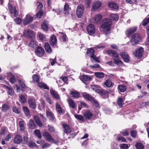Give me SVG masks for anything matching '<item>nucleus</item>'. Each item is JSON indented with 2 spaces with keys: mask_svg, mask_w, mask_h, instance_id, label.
Returning a JSON list of instances; mask_svg holds the SVG:
<instances>
[{
  "mask_svg": "<svg viewBox=\"0 0 149 149\" xmlns=\"http://www.w3.org/2000/svg\"><path fill=\"white\" fill-rule=\"evenodd\" d=\"M4 88L7 91L8 94L10 95H13L14 94V92L13 89L11 87L4 85Z\"/></svg>",
  "mask_w": 149,
  "mask_h": 149,
  "instance_id": "obj_17",
  "label": "nucleus"
},
{
  "mask_svg": "<svg viewBox=\"0 0 149 149\" xmlns=\"http://www.w3.org/2000/svg\"><path fill=\"white\" fill-rule=\"evenodd\" d=\"M84 116L87 119H90L93 116L92 113L89 111H87L84 113Z\"/></svg>",
  "mask_w": 149,
  "mask_h": 149,
  "instance_id": "obj_29",
  "label": "nucleus"
},
{
  "mask_svg": "<svg viewBox=\"0 0 149 149\" xmlns=\"http://www.w3.org/2000/svg\"><path fill=\"white\" fill-rule=\"evenodd\" d=\"M29 127L31 129H33L35 128L36 124L33 120L31 119L29 120Z\"/></svg>",
  "mask_w": 149,
  "mask_h": 149,
  "instance_id": "obj_40",
  "label": "nucleus"
},
{
  "mask_svg": "<svg viewBox=\"0 0 149 149\" xmlns=\"http://www.w3.org/2000/svg\"><path fill=\"white\" fill-rule=\"evenodd\" d=\"M64 14L65 15H68L69 13V6L66 3L65 5L64 8Z\"/></svg>",
  "mask_w": 149,
  "mask_h": 149,
  "instance_id": "obj_35",
  "label": "nucleus"
},
{
  "mask_svg": "<svg viewBox=\"0 0 149 149\" xmlns=\"http://www.w3.org/2000/svg\"><path fill=\"white\" fill-rule=\"evenodd\" d=\"M71 96L74 98L79 97L80 95L79 93L77 91H71L70 93Z\"/></svg>",
  "mask_w": 149,
  "mask_h": 149,
  "instance_id": "obj_26",
  "label": "nucleus"
},
{
  "mask_svg": "<svg viewBox=\"0 0 149 149\" xmlns=\"http://www.w3.org/2000/svg\"><path fill=\"white\" fill-rule=\"evenodd\" d=\"M135 146L137 149H143L144 148V146L143 144L140 142H138L136 143L135 145Z\"/></svg>",
  "mask_w": 149,
  "mask_h": 149,
  "instance_id": "obj_44",
  "label": "nucleus"
},
{
  "mask_svg": "<svg viewBox=\"0 0 149 149\" xmlns=\"http://www.w3.org/2000/svg\"><path fill=\"white\" fill-rule=\"evenodd\" d=\"M25 36L33 38L35 37V34L31 30L25 31L24 32Z\"/></svg>",
  "mask_w": 149,
  "mask_h": 149,
  "instance_id": "obj_15",
  "label": "nucleus"
},
{
  "mask_svg": "<svg viewBox=\"0 0 149 149\" xmlns=\"http://www.w3.org/2000/svg\"><path fill=\"white\" fill-rule=\"evenodd\" d=\"M82 95V96L89 101H93V98L86 93H83Z\"/></svg>",
  "mask_w": 149,
  "mask_h": 149,
  "instance_id": "obj_21",
  "label": "nucleus"
},
{
  "mask_svg": "<svg viewBox=\"0 0 149 149\" xmlns=\"http://www.w3.org/2000/svg\"><path fill=\"white\" fill-rule=\"evenodd\" d=\"M6 127H2L0 130V135H2L4 134L6 132Z\"/></svg>",
  "mask_w": 149,
  "mask_h": 149,
  "instance_id": "obj_51",
  "label": "nucleus"
},
{
  "mask_svg": "<svg viewBox=\"0 0 149 149\" xmlns=\"http://www.w3.org/2000/svg\"><path fill=\"white\" fill-rule=\"evenodd\" d=\"M121 133L124 136H127L129 134L127 130H125L122 132Z\"/></svg>",
  "mask_w": 149,
  "mask_h": 149,
  "instance_id": "obj_61",
  "label": "nucleus"
},
{
  "mask_svg": "<svg viewBox=\"0 0 149 149\" xmlns=\"http://www.w3.org/2000/svg\"><path fill=\"white\" fill-rule=\"evenodd\" d=\"M43 136L44 138L48 141L58 144L59 142L58 141H55L52 137L51 135L47 132L44 131L43 133Z\"/></svg>",
  "mask_w": 149,
  "mask_h": 149,
  "instance_id": "obj_3",
  "label": "nucleus"
},
{
  "mask_svg": "<svg viewBox=\"0 0 149 149\" xmlns=\"http://www.w3.org/2000/svg\"><path fill=\"white\" fill-rule=\"evenodd\" d=\"M33 17L30 14H27L23 20V24L24 25L29 24L33 21Z\"/></svg>",
  "mask_w": 149,
  "mask_h": 149,
  "instance_id": "obj_6",
  "label": "nucleus"
},
{
  "mask_svg": "<svg viewBox=\"0 0 149 149\" xmlns=\"http://www.w3.org/2000/svg\"><path fill=\"white\" fill-rule=\"evenodd\" d=\"M120 149H128L129 147L127 144L122 143L120 145Z\"/></svg>",
  "mask_w": 149,
  "mask_h": 149,
  "instance_id": "obj_48",
  "label": "nucleus"
},
{
  "mask_svg": "<svg viewBox=\"0 0 149 149\" xmlns=\"http://www.w3.org/2000/svg\"><path fill=\"white\" fill-rule=\"evenodd\" d=\"M141 39V36L138 33H136L132 36L130 42L132 45H134L138 43Z\"/></svg>",
  "mask_w": 149,
  "mask_h": 149,
  "instance_id": "obj_4",
  "label": "nucleus"
},
{
  "mask_svg": "<svg viewBox=\"0 0 149 149\" xmlns=\"http://www.w3.org/2000/svg\"><path fill=\"white\" fill-rule=\"evenodd\" d=\"M33 81V83H38L39 81V78L38 76L36 74H34L32 76Z\"/></svg>",
  "mask_w": 149,
  "mask_h": 149,
  "instance_id": "obj_42",
  "label": "nucleus"
},
{
  "mask_svg": "<svg viewBox=\"0 0 149 149\" xmlns=\"http://www.w3.org/2000/svg\"><path fill=\"white\" fill-rule=\"evenodd\" d=\"M23 109L24 112L26 116H28L30 115L29 110L28 107H23Z\"/></svg>",
  "mask_w": 149,
  "mask_h": 149,
  "instance_id": "obj_39",
  "label": "nucleus"
},
{
  "mask_svg": "<svg viewBox=\"0 0 149 149\" xmlns=\"http://www.w3.org/2000/svg\"><path fill=\"white\" fill-rule=\"evenodd\" d=\"M143 51V48L142 47L137 48L134 52L135 56L138 57V58H140L142 55Z\"/></svg>",
  "mask_w": 149,
  "mask_h": 149,
  "instance_id": "obj_7",
  "label": "nucleus"
},
{
  "mask_svg": "<svg viewBox=\"0 0 149 149\" xmlns=\"http://www.w3.org/2000/svg\"><path fill=\"white\" fill-rule=\"evenodd\" d=\"M120 55L123 58L125 62H128L129 61V57L125 52L121 53Z\"/></svg>",
  "mask_w": 149,
  "mask_h": 149,
  "instance_id": "obj_18",
  "label": "nucleus"
},
{
  "mask_svg": "<svg viewBox=\"0 0 149 149\" xmlns=\"http://www.w3.org/2000/svg\"><path fill=\"white\" fill-rule=\"evenodd\" d=\"M112 23V22L110 19L107 18L104 19L102 24V28L104 29V31H109Z\"/></svg>",
  "mask_w": 149,
  "mask_h": 149,
  "instance_id": "obj_2",
  "label": "nucleus"
},
{
  "mask_svg": "<svg viewBox=\"0 0 149 149\" xmlns=\"http://www.w3.org/2000/svg\"><path fill=\"white\" fill-rule=\"evenodd\" d=\"M91 58L92 61H93V60L97 62H99V58L96 57L94 55L91 57Z\"/></svg>",
  "mask_w": 149,
  "mask_h": 149,
  "instance_id": "obj_60",
  "label": "nucleus"
},
{
  "mask_svg": "<svg viewBox=\"0 0 149 149\" xmlns=\"http://www.w3.org/2000/svg\"><path fill=\"white\" fill-rule=\"evenodd\" d=\"M13 136L12 134L10 133H9L4 138V139L6 141H8Z\"/></svg>",
  "mask_w": 149,
  "mask_h": 149,
  "instance_id": "obj_54",
  "label": "nucleus"
},
{
  "mask_svg": "<svg viewBox=\"0 0 149 149\" xmlns=\"http://www.w3.org/2000/svg\"><path fill=\"white\" fill-rule=\"evenodd\" d=\"M87 30L88 33L90 35L94 34L95 29L94 26L91 24H90L87 27Z\"/></svg>",
  "mask_w": 149,
  "mask_h": 149,
  "instance_id": "obj_8",
  "label": "nucleus"
},
{
  "mask_svg": "<svg viewBox=\"0 0 149 149\" xmlns=\"http://www.w3.org/2000/svg\"><path fill=\"white\" fill-rule=\"evenodd\" d=\"M84 9V6L80 4L78 6L76 11V14L78 17L81 18L82 16Z\"/></svg>",
  "mask_w": 149,
  "mask_h": 149,
  "instance_id": "obj_5",
  "label": "nucleus"
},
{
  "mask_svg": "<svg viewBox=\"0 0 149 149\" xmlns=\"http://www.w3.org/2000/svg\"><path fill=\"white\" fill-rule=\"evenodd\" d=\"M29 107L32 109H35L37 107L36 102L35 99H30L28 100Z\"/></svg>",
  "mask_w": 149,
  "mask_h": 149,
  "instance_id": "obj_11",
  "label": "nucleus"
},
{
  "mask_svg": "<svg viewBox=\"0 0 149 149\" xmlns=\"http://www.w3.org/2000/svg\"><path fill=\"white\" fill-rule=\"evenodd\" d=\"M15 22L18 24H19L22 22V19L19 17H17L15 19Z\"/></svg>",
  "mask_w": 149,
  "mask_h": 149,
  "instance_id": "obj_58",
  "label": "nucleus"
},
{
  "mask_svg": "<svg viewBox=\"0 0 149 149\" xmlns=\"http://www.w3.org/2000/svg\"><path fill=\"white\" fill-rule=\"evenodd\" d=\"M149 23V17L144 19L142 22V24L143 26H145Z\"/></svg>",
  "mask_w": 149,
  "mask_h": 149,
  "instance_id": "obj_53",
  "label": "nucleus"
},
{
  "mask_svg": "<svg viewBox=\"0 0 149 149\" xmlns=\"http://www.w3.org/2000/svg\"><path fill=\"white\" fill-rule=\"evenodd\" d=\"M118 88L119 91L121 92H124L126 89V86L124 85H120Z\"/></svg>",
  "mask_w": 149,
  "mask_h": 149,
  "instance_id": "obj_38",
  "label": "nucleus"
},
{
  "mask_svg": "<svg viewBox=\"0 0 149 149\" xmlns=\"http://www.w3.org/2000/svg\"><path fill=\"white\" fill-rule=\"evenodd\" d=\"M43 14V12L42 10L38 12L36 15V16L37 18H40L41 17V15H42Z\"/></svg>",
  "mask_w": 149,
  "mask_h": 149,
  "instance_id": "obj_64",
  "label": "nucleus"
},
{
  "mask_svg": "<svg viewBox=\"0 0 149 149\" xmlns=\"http://www.w3.org/2000/svg\"><path fill=\"white\" fill-rule=\"evenodd\" d=\"M57 43V40L54 35H52L50 38V43L52 46H54Z\"/></svg>",
  "mask_w": 149,
  "mask_h": 149,
  "instance_id": "obj_16",
  "label": "nucleus"
},
{
  "mask_svg": "<svg viewBox=\"0 0 149 149\" xmlns=\"http://www.w3.org/2000/svg\"><path fill=\"white\" fill-rule=\"evenodd\" d=\"M38 86L41 88L49 90V87L47 86L43 82H40L38 83Z\"/></svg>",
  "mask_w": 149,
  "mask_h": 149,
  "instance_id": "obj_31",
  "label": "nucleus"
},
{
  "mask_svg": "<svg viewBox=\"0 0 149 149\" xmlns=\"http://www.w3.org/2000/svg\"><path fill=\"white\" fill-rule=\"evenodd\" d=\"M110 17L112 20L117 21L118 19V16L116 14H111Z\"/></svg>",
  "mask_w": 149,
  "mask_h": 149,
  "instance_id": "obj_50",
  "label": "nucleus"
},
{
  "mask_svg": "<svg viewBox=\"0 0 149 149\" xmlns=\"http://www.w3.org/2000/svg\"><path fill=\"white\" fill-rule=\"evenodd\" d=\"M34 132L36 136L39 139H40L42 138L41 133L40 131L38 130H36L34 131Z\"/></svg>",
  "mask_w": 149,
  "mask_h": 149,
  "instance_id": "obj_46",
  "label": "nucleus"
},
{
  "mask_svg": "<svg viewBox=\"0 0 149 149\" xmlns=\"http://www.w3.org/2000/svg\"><path fill=\"white\" fill-rule=\"evenodd\" d=\"M101 5V3L100 1H94L92 5V10H95L99 8Z\"/></svg>",
  "mask_w": 149,
  "mask_h": 149,
  "instance_id": "obj_12",
  "label": "nucleus"
},
{
  "mask_svg": "<svg viewBox=\"0 0 149 149\" xmlns=\"http://www.w3.org/2000/svg\"><path fill=\"white\" fill-rule=\"evenodd\" d=\"M74 116L75 118L77 119L80 120L81 121H83L84 120V118L81 115H75Z\"/></svg>",
  "mask_w": 149,
  "mask_h": 149,
  "instance_id": "obj_56",
  "label": "nucleus"
},
{
  "mask_svg": "<svg viewBox=\"0 0 149 149\" xmlns=\"http://www.w3.org/2000/svg\"><path fill=\"white\" fill-rule=\"evenodd\" d=\"M45 48L46 52L49 54L52 52V49L49 43L47 42L45 43Z\"/></svg>",
  "mask_w": 149,
  "mask_h": 149,
  "instance_id": "obj_23",
  "label": "nucleus"
},
{
  "mask_svg": "<svg viewBox=\"0 0 149 149\" xmlns=\"http://www.w3.org/2000/svg\"><path fill=\"white\" fill-rule=\"evenodd\" d=\"M22 141V138L20 135L17 134L15 136L13 140L14 143L16 144H19Z\"/></svg>",
  "mask_w": 149,
  "mask_h": 149,
  "instance_id": "obj_14",
  "label": "nucleus"
},
{
  "mask_svg": "<svg viewBox=\"0 0 149 149\" xmlns=\"http://www.w3.org/2000/svg\"><path fill=\"white\" fill-rule=\"evenodd\" d=\"M13 111L16 113H20V111L16 107H14L13 108Z\"/></svg>",
  "mask_w": 149,
  "mask_h": 149,
  "instance_id": "obj_62",
  "label": "nucleus"
},
{
  "mask_svg": "<svg viewBox=\"0 0 149 149\" xmlns=\"http://www.w3.org/2000/svg\"><path fill=\"white\" fill-rule=\"evenodd\" d=\"M19 125L21 131H24V122L23 120H20L19 122Z\"/></svg>",
  "mask_w": 149,
  "mask_h": 149,
  "instance_id": "obj_43",
  "label": "nucleus"
},
{
  "mask_svg": "<svg viewBox=\"0 0 149 149\" xmlns=\"http://www.w3.org/2000/svg\"><path fill=\"white\" fill-rule=\"evenodd\" d=\"M82 95V96L89 101H93V98L86 93H83Z\"/></svg>",
  "mask_w": 149,
  "mask_h": 149,
  "instance_id": "obj_22",
  "label": "nucleus"
},
{
  "mask_svg": "<svg viewBox=\"0 0 149 149\" xmlns=\"http://www.w3.org/2000/svg\"><path fill=\"white\" fill-rule=\"evenodd\" d=\"M48 22L47 21H44L41 25L42 29L45 31H47L48 29Z\"/></svg>",
  "mask_w": 149,
  "mask_h": 149,
  "instance_id": "obj_30",
  "label": "nucleus"
},
{
  "mask_svg": "<svg viewBox=\"0 0 149 149\" xmlns=\"http://www.w3.org/2000/svg\"><path fill=\"white\" fill-rule=\"evenodd\" d=\"M107 54L112 56L115 58L113 59L114 63L118 65H121L122 64V62L119 59V54L115 51L109 50L107 51Z\"/></svg>",
  "mask_w": 149,
  "mask_h": 149,
  "instance_id": "obj_1",
  "label": "nucleus"
},
{
  "mask_svg": "<svg viewBox=\"0 0 149 149\" xmlns=\"http://www.w3.org/2000/svg\"><path fill=\"white\" fill-rule=\"evenodd\" d=\"M104 85L108 87L113 86V84L110 79H108L104 83Z\"/></svg>",
  "mask_w": 149,
  "mask_h": 149,
  "instance_id": "obj_36",
  "label": "nucleus"
},
{
  "mask_svg": "<svg viewBox=\"0 0 149 149\" xmlns=\"http://www.w3.org/2000/svg\"><path fill=\"white\" fill-rule=\"evenodd\" d=\"M9 106L7 104H4L2 105L1 110L3 112H6L9 109Z\"/></svg>",
  "mask_w": 149,
  "mask_h": 149,
  "instance_id": "obj_49",
  "label": "nucleus"
},
{
  "mask_svg": "<svg viewBox=\"0 0 149 149\" xmlns=\"http://www.w3.org/2000/svg\"><path fill=\"white\" fill-rule=\"evenodd\" d=\"M19 101L22 103H24L26 102V100L25 96L22 95H19Z\"/></svg>",
  "mask_w": 149,
  "mask_h": 149,
  "instance_id": "obj_34",
  "label": "nucleus"
},
{
  "mask_svg": "<svg viewBox=\"0 0 149 149\" xmlns=\"http://www.w3.org/2000/svg\"><path fill=\"white\" fill-rule=\"evenodd\" d=\"M34 119L37 125L40 127H42V124L41 122L40 121L39 117L37 116H35Z\"/></svg>",
  "mask_w": 149,
  "mask_h": 149,
  "instance_id": "obj_24",
  "label": "nucleus"
},
{
  "mask_svg": "<svg viewBox=\"0 0 149 149\" xmlns=\"http://www.w3.org/2000/svg\"><path fill=\"white\" fill-rule=\"evenodd\" d=\"M68 102L69 104V106L70 107L74 109L76 107V102L72 99H69L68 100Z\"/></svg>",
  "mask_w": 149,
  "mask_h": 149,
  "instance_id": "obj_27",
  "label": "nucleus"
},
{
  "mask_svg": "<svg viewBox=\"0 0 149 149\" xmlns=\"http://www.w3.org/2000/svg\"><path fill=\"white\" fill-rule=\"evenodd\" d=\"M82 77L83 79L86 81H90L91 79V77L86 75H83Z\"/></svg>",
  "mask_w": 149,
  "mask_h": 149,
  "instance_id": "obj_57",
  "label": "nucleus"
},
{
  "mask_svg": "<svg viewBox=\"0 0 149 149\" xmlns=\"http://www.w3.org/2000/svg\"><path fill=\"white\" fill-rule=\"evenodd\" d=\"M95 75L96 77L99 78H101L104 76V74L101 72H95Z\"/></svg>",
  "mask_w": 149,
  "mask_h": 149,
  "instance_id": "obj_47",
  "label": "nucleus"
},
{
  "mask_svg": "<svg viewBox=\"0 0 149 149\" xmlns=\"http://www.w3.org/2000/svg\"><path fill=\"white\" fill-rule=\"evenodd\" d=\"M137 29L136 27H134L130 28L127 29L126 31V33L127 34L130 35L135 32Z\"/></svg>",
  "mask_w": 149,
  "mask_h": 149,
  "instance_id": "obj_28",
  "label": "nucleus"
},
{
  "mask_svg": "<svg viewBox=\"0 0 149 149\" xmlns=\"http://www.w3.org/2000/svg\"><path fill=\"white\" fill-rule=\"evenodd\" d=\"M63 127L64 129V132L65 133H69L71 131V129L70 127L66 124H63Z\"/></svg>",
  "mask_w": 149,
  "mask_h": 149,
  "instance_id": "obj_19",
  "label": "nucleus"
},
{
  "mask_svg": "<svg viewBox=\"0 0 149 149\" xmlns=\"http://www.w3.org/2000/svg\"><path fill=\"white\" fill-rule=\"evenodd\" d=\"M117 140L120 142H125L126 141L125 138L122 136L118 137L117 138Z\"/></svg>",
  "mask_w": 149,
  "mask_h": 149,
  "instance_id": "obj_52",
  "label": "nucleus"
},
{
  "mask_svg": "<svg viewBox=\"0 0 149 149\" xmlns=\"http://www.w3.org/2000/svg\"><path fill=\"white\" fill-rule=\"evenodd\" d=\"M56 110L59 113H62V108L59 104L56 103Z\"/></svg>",
  "mask_w": 149,
  "mask_h": 149,
  "instance_id": "obj_45",
  "label": "nucleus"
},
{
  "mask_svg": "<svg viewBox=\"0 0 149 149\" xmlns=\"http://www.w3.org/2000/svg\"><path fill=\"white\" fill-rule=\"evenodd\" d=\"M102 17V15L100 14H97L95 15L94 17L93 18L92 22L94 23L97 24L101 20Z\"/></svg>",
  "mask_w": 149,
  "mask_h": 149,
  "instance_id": "obj_13",
  "label": "nucleus"
},
{
  "mask_svg": "<svg viewBox=\"0 0 149 149\" xmlns=\"http://www.w3.org/2000/svg\"><path fill=\"white\" fill-rule=\"evenodd\" d=\"M50 93L52 95L53 97L55 98L56 99H60V97L59 95L58 94L57 92L54 90H50Z\"/></svg>",
  "mask_w": 149,
  "mask_h": 149,
  "instance_id": "obj_25",
  "label": "nucleus"
},
{
  "mask_svg": "<svg viewBox=\"0 0 149 149\" xmlns=\"http://www.w3.org/2000/svg\"><path fill=\"white\" fill-rule=\"evenodd\" d=\"M37 45V42L34 39H32L29 44V46L33 48L36 47Z\"/></svg>",
  "mask_w": 149,
  "mask_h": 149,
  "instance_id": "obj_20",
  "label": "nucleus"
},
{
  "mask_svg": "<svg viewBox=\"0 0 149 149\" xmlns=\"http://www.w3.org/2000/svg\"><path fill=\"white\" fill-rule=\"evenodd\" d=\"M108 6L109 7L113 9H116L118 8V6L117 5L112 2L109 3Z\"/></svg>",
  "mask_w": 149,
  "mask_h": 149,
  "instance_id": "obj_37",
  "label": "nucleus"
},
{
  "mask_svg": "<svg viewBox=\"0 0 149 149\" xmlns=\"http://www.w3.org/2000/svg\"><path fill=\"white\" fill-rule=\"evenodd\" d=\"M28 140V137L27 136H24L22 139V141L23 143L25 144L27 143Z\"/></svg>",
  "mask_w": 149,
  "mask_h": 149,
  "instance_id": "obj_59",
  "label": "nucleus"
},
{
  "mask_svg": "<svg viewBox=\"0 0 149 149\" xmlns=\"http://www.w3.org/2000/svg\"><path fill=\"white\" fill-rule=\"evenodd\" d=\"M94 50L93 48L88 49L87 51V53L88 55L91 58L94 55Z\"/></svg>",
  "mask_w": 149,
  "mask_h": 149,
  "instance_id": "obj_33",
  "label": "nucleus"
},
{
  "mask_svg": "<svg viewBox=\"0 0 149 149\" xmlns=\"http://www.w3.org/2000/svg\"><path fill=\"white\" fill-rule=\"evenodd\" d=\"M40 39L41 40H44L45 38V37L44 35L42 33H40L38 36Z\"/></svg>",
  "mask_w": 149,
  "mask_h": 149,
  "instance_id": "obj_63",
  "label": "nucleus"
},
{
  "mask_svg": "<svg viewBox=\"0 0 149 149\" xmlns=\"http://www.w3.org/2000/svg\"><path fill=\"white\" fill-rule=\"evenodd\" d=\"M35 52L37 56L41 57L44 55L45 52L44 49L41 47H38L37 49L35 50Z\"/></svg>",
  "mask_w": 149,
  "mask_h": 149,
  "instance_id": "obj_10",
  "label": "nucleus"
},
{
  "mask_svg": "<svg viewBox=\"0 0 149 149\" xmlns=\"http://www.w3.org/2000/svg\"><path fill=\"white\" fill-rule=\"evenodd\" d=\"M8 8L10 13L11 14H13V15H12V17L13 16L14 17H15L17 16L18 15V13L16 10V8H13L12 7L11 5L9 4H8Z\"/></svg>",
  "mask_w": 149,
  "mask_h": 149,
  "instance_id": "obj_9",
  "label": "nucleus"
},
{
  "mask_svg": "<svg viewBox=\"0 0 149 149\" xmlns=\"http://www.w3.org/2000/svg\"><path fill=\"white\" fill-rule=\"evenodd\" d=\"M117 103L119 107H122L124 104L123 100L122 98L121 97H119L117 100Z\"/></svg>",
  "mask_w": 149,
  "mask_h": 149,
  "instance_id": "obj_41",
  "label": "nucleus"
},
{
  "mask_svg": "<svg viewBox=\"0 0 149 149\" xmlns=\"http://www.w3.org/2000/svg\"><path fill=\"white\" fill-rule=\"evenodd\" d=\"M46 114L47 117L51 120H54L53 114L49 111L47 110L46 111Z\"/></svg>",
  "mask_w": 149,
  "mask_h": 149,
  "instance_id": "obj_32",
  "label": "nucleus"
},
{
  "mask_svg": "<svg viewBox=\"0 0 149 149\" xmlns=\"http://www.w3.org/2000/svg\"><path fill=\"white\" fill-rule=\"evenodd\" d=\"M28 146L30 148H33V147H37V145L34 142H30L28 144Z\"/></svg>",
  "mask_w": 149,
  "mask_h": 149,
  "instance_id": "obj_55",
  "label": "nucleus"
}]
</instances>
